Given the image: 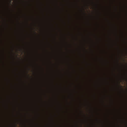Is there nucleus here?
<instances>
[{"instance_id":"39448f33","label":"nucleus","mask_w":127,"mask_h":127,"mask_svg":"<svg viewBox=\"0 0 127 127\" xmlns=\"http://www.w3.org/2000/svg\"><path fill=\"white\" fill-rule=\"evenodd\" d=\"M119 3H120V5L121 6V3L120 2H119Z\"/></svg>"},{"instance_id":"423d86ee","label":"nucleus","mask_w":127,"mask_h":127,"mask_svg":"<svg viewBox=\"0 0 127 127\" xmlns=\"http://www.w3.org/2000/svg\"><path fill=\"white\" fill-rule=\"evenodd\" d=\"M118 106L119 107V103H118Z\"/></svg>"},{"instance_id":"f03ea898","label":"nucleus","mask_w":127,"mask_h":127,"mask_svg":"<svg viewBox=\"0 0 127 127\" xmlns=\"http://www.w3.org/2000/svg\"><path fill=\"white\" fill-rule=\"evenodd\" d=\"M119 31L121 32V31L119 29V25H117L116 27V33L117 36L116 45L117 50V56H119L121 52L120 49V47L119 45L120 41V36L118 34Z\"/></svg>"},{"instance_id":"0eeeda50","label":"nucleus","mask_w":127,"mask_h":127,"mask_svg":"<svg viewBox=\"0 0 127 127\" xmlns=\"http://www.w3.org/2000/svg\"><path fill=\"white\" fill-rule=\"evenodd\" d=\"M119 0H117L118 1V2H119Z\"/></svg>"},{"instance_id":"7ed1b4c3","label":"nucleus","mask_w":127,"mask_h":127,"mask_svg":"<svg viewBox=\"0 0 127 127\" xmlns=\"http://www.w3.org/2000/svg\"><path fill=\"white\" fill-rule=\"evenodd\" d=\"M121 108L119 107V109H117V123L116 124L117 127H121V126L119 124V122L120 120V117L121 115Z\"/></svg>"},{"instance_id":"20e7f679","label":"nucleus","mask_w":127,"mask_h":127,"mask_svg":"<svg viewBox=\"0 0 127 127\" xmlns=\"http://www.w3.org/2000/svg\"><path fill=\"white\" fill-rule=\"evenodd\" d=\"M116 11L117 12V19L118 20H119L121 17V12H119V11L118 8V6H117Z\"/></svg>"},{"instance_id":"f257e3e1","label":"nucleus","mask_w":127,"mask_h":127,"mask_svg":"<svg viewBox=\"0 0 127 127\" xmlns=\"http://www.w3.org/2000/svg\"><path fill=\"white\" fill-rule=\"evenodd\" d=\"M120 57L117 56L116 60V68L118 73L116 75L117 80L116 89L117 91V100L119 102L120 96H121V92L120 89L122 88V86L120 85V81L121 80L122 75L121 72V65L120 63Z\"/></svg>"}]
</instances>
